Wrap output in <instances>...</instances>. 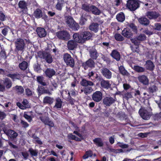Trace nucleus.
<instances>
[{
	"mask_svg": "<svg viewBox=\"0 0 161 161\" xmlns=\"http://www.w3.org/2000/svg\"><path fill=\"white\" fill-rule=\"evenodd\" d=\"M73 36L74 40L77 42L82 43L90 39L92 37V34L89 31H85L81 33L80 35L78 33H75Z\"/></svg>",
	"mask_w": 161,
	"mask_h": 161,
	"instance_id": "f257e3e1",
	"label": "nucleus"
},
{
	"mask_svg": "<svg viewBox=\"0 0 161 161\" xmlns=\"http://www.w3.org/2000/svg\"><path fill=\"white\" fill-rule=\"evenodd\" d=\"M65 20L67 25L70 29L75 31L79 29V25L75 22L72 16L70 15L66 16L65 17Z\"/></svg>",
	"mask_w": 161,
	"mask_h": 161,
	"instance_id": "f03ea898",
	"label": "nucleus"
},
{
	"mask_svg": "<svg viewBox=\"0 0 161 161\" xmlns=\"http://www.w3.org/2000/svg\"><path fill=\"white\" fill-rule=\"evenodd\" d=\"M63 58L65 63L67 66L71 68H73L74 67L75 60L70 54L67 53H64L63 55Z\"/></svg>",
	"mask_w": 161,
	"mask_h": 161,
	"instance_id": "7ed1b4c3",
	"label": "nucleus"
},
{
	"mask_svg": "<svg viewBox=\"0 0 161 161\" xmlns=\"http://www.w3.org/2000/svg\"><path fill=\"white\" fill-rule=\"evenodd\" d=\"M140 6L138 0H128L126 4V7L131 11H134Z\"/></svg>",
	"mask_w": 161,
	"mask_h": 161,
	"instance_id": "20e7f679",
	"label": "nucleus"
},
{
	"mask_svg": "<svg viewBox=\"0 0 161 161\" xmlns=\"http://www.w3.org/2000/svg\"><path fill=\"white\" fill-rule=\"evenodd\" d=\"M57 38L64 41H68L70 38V35L69 32L66 30L60 31L56 33Z\"/></svg>",
	"mask_w": 161,
	"mask_h": 161,
	"instance_id": "39448f33",
	"label": "nucleus"
},
{
	"mask_svg": "<svg viewBox=\"0 0 161 161\" xmlns=\"http://www.w3.org/2000/svg\"><path fill=\"white\" fill-rule=\"evenodd\" d=\"M15 45L16 51H24L25 44L23 39L21 38H18L15 42Z\"/></svg>",
	"mask_w": 161,
	"mask_h": 161,
	"instance_id": "423d86ee",
	"label": "nucleus"
},
{
	"mask_svg": "<svg viewBox=\"0 0 161 161\" xmlns=\"http://www.w3.org/2000/svg\"><path fill=\"white\" fill-rule=\"evenodd\" d=\"M158 90V87L155 85H151L147 89V91L148 92V94L145 92L143 93V95L145 97H147V98H151L152 96L154 95L153 93L156 92Z\"/></svg>",
	"mask_w": 161,
	"mask_h": 161,
	"instance_id": "0eeeda50",
	"label": "nucleus"
},
{
	"mask_svg": "<svg viewBox=\"0 0 161 161\" xmlns=\"http://www.w3.org/2000/svg\"><path fill=\"white\" fill-rule=\"evenodd\" d=\"M140 116L144 119L147 120L149 119L152 115V113L149 112L145 108H140L139 111Z\"/></svg>",
	"mask_w": 161,
	"mask_h": 161,
	"instance_id": "6e6552de",
	"label": "nucleus"
},
{
	"mask_svg": "<svg viewBox=\"0 0 161 161\" xmlns=\"http://www.w3.org/2000/svg\"><path fill=\"white\" fill-rule=\"evenodd\" d=\"M3 130L9 139H14L16 138L18 136L17 133L12 130L7 129L6 128H4L3 129Z\"/></svg>",
	"mask_w": 161,
	"mask_h": 161,
	"instance_id": "1a4fd4ad",
	"label": "nucleus"
},
{
	"mask_svg": "<svg viewBox=\"0 0 161 161\" xmlns=\"http://www.w3.org/2000/svg\"><path fill=\"white\" fill-rule=\"evenodd\" d=\"M4 76H7L11 78L13 81H14L16 80H20L21 78L20 74L17 73L11 74L8 70H5Z\"/></svg>",
	"mask_w": 161,
	"mask_h": 161,
	"instance_id": "9d476101",
	"label": "nucleus"
},
{
	"mask_svg": "<svg viewBox=\"0 0 161 161\" xmlns=\"http://www.w3.org/2000/svg\"><path fill=\"white\" fill-rule=\"evenodd\" d=\"M95 62L91 58L88 59L86 62L82 64V66L85 70H87L89 67L92 68L95 67Z\"/></svg>",
	"mask_w": 161,
	"mask_h": 161,
	"instance_id": "9b49d317",
	"label": "nucleus"
},
{
	"mask_svg": "<svg viewBox=\"0 0 161 161\" xmlns=\"http://www.w3.org/2000/svg\"><path fill=\"white\" fill-rule=\"evenodd\" d=\"M117 101L115 97L114 98L111 97H105L103 100V104L106 106H110Z\"/></svg>",
	"mask_w": 161,
	"mask_h": 161,
	"instance_id": "f8f14e48",
	"label": "nucleus"
},
{
	"mask_svg": "<svg viewBox=\"0 0 161 161\" xmlns=\"http://www.w3.org/2000/svg\"><path fill=\"white\" fill-rule=\"evenodd\" d=\"M101 72L103 75L107 79H110L112 77V72L106 68L104 67L101 69Z\"/></svg>",
	"mask_w": 161,
	"mask_h": 161,
	"instance_id": "ddd939ff",
	"label": "nucleus"
},
{
	"mask_svg": "<svg viewBox=\"0 0 161 161\" xmlns=\"http://www.w3.org/2000/svg\"><path fill=\"white\" fill-rule=\"evenodd\" d=\"M92 98L95 102H99L102 98V93L99 91H96L92 94Z\"/></svg>",
	"mask_w": 161,
	"mask_h": 161,
	"instance_id": "4468645a",
	"label": "nucleus"
},
{
	"mask_svg": "<svg viewBox=\"0 0 161 161\" xmlns=\"http://www.w3.org/2000/svg\"><path fill=\"white\" fill-rule=\"evenodd\" d=\"M36 31L38 36L41 38L44 37L46 36L47 31L43 28L38 27Z\"/></svg>",
	"mask_w": 161,
	"mask_h": 161,
	"instance_id": "2eb2a0df",
	"label": "nucleus"
},
{
	"mask_svg": "<svg viewBox=\"0 0 161 161\" xmlns=\"http://www.w3.org/2000/svg\"><path fill=\"white\" fill-rule=\"evenodd\" d=\"M138 80L140 83L145 86L148 85L149 84V80L147 76L145 75H139L138 77Z\"/></svg>",
	"mask_w": 161,
	"mask_h": 161,
	"instance_id": "dca6fc26",
	"label": "nucleus"
},
{
	"mask_svg": "<svg viewBox=\"0 0 161 161\" xmlns=\"http://www.w3.org/2000/svg\"><path fill=\"white\" fill-rule=\"evenodd\" d=\"M147 16L151 19H155L160 16V14L158 12L149 11L147 13Z\"/></svg>",
	"mask_w": 161,
	"mask_h": 161,
	"instance_id": "f3484780",
	"label": "nucleus"
},
{
	"mask_svg": "<svg viewBox=\"0 0 161 161\" xmlns=\"http://www.w3.org/2000/svg\"><path fill=\"white\" fill-rule=\"evenodd\" d=\"M121 34L124 37L128 38H130L133 35L131 31L127 28L124 29L122 31Z\"/></svg>",
	"mask_w": 161,
	"mask_h": 161,
	"instance_id": "a211bd4d",
	"label": "nucleus"
},
{
	"mask_svg": "<svg viewBox=\"0 0 161 161\" xmlns=\"http://www.w3.org/2000/svg\"><path fill=\"white\" fill-rule=\"evenodd\" d=\"M45 73L46 76L49 78H51L53 76L56 75L55 71L53 69L50 68H47Z\"/></svg>",
	"mask_w": 161,
	"mask_h": 161,
	"instance_id": "6ab92c4d",
	"label": "nucleus"
},
{
	"mask_svg": "<svg viewBox=\"0 0 161 161\" xmlns=\"http://www.w3.org/2000/svg\"><path fill=\"white\" fill-rule=\"evenodd\" d=\"M75 40L69 41L67 44V47L69 50H73L77 47V44Z\"/></svg>",
	"mask_w": 161,
	"mask_h": 161,
	"instance_id": "aec40b11",
	"label": "nucleus"
},
{
	"mask_svg": "<svg viewBox=\"0 0 161 161\" xmlns=\"http://www.w3.org/2000/svg\"><path fill=\"white\" fill-rule=\"evenodd\" d=\"M139 23L143 26H147L149 23V20L145 17H141L138 19Z\"/></svg>",
	"mask_w": 161,
	"mask_h": 161,
	"instance_id": "412c9836",
	"label": "nucleus"
},
{
	"mask_svg": "<svg viewBox=\"0 0 161 161\" xmlns=\"http://www.w3.org/2000/svg\"><path fill=\"white\" fill-rule=\"evenodd\" d=\"M110 55L113 58L117 61H119L120 60V54L117 50H113L110 54Z\"/></svg>",
	"mask_w": 161,
	"mask_h": 161,
	"instance_id": "4be33fe9",
	"label": "nucleus"
},
{
	"mask_svg": "<svg viewBox=\"0 0 161 161\" xmlns=\"http://www.w3.org/2000/svg\"><path fill=\"white\" fill-rule=\"evenodd\" d=\"M100 85L102 88L106 89H108L111 87V84L109 81L104 79L100 82Z\"/></svg>",
	"mask_w": 161,
	"mask_h": 161,
	"instance_id": "5701e85b",
	"label": "nucleus"
},
{
	"mask_svg": "<svg viewBox=\"0 0 161 161\" xmlns=\"http://www.w3.org/2000/svg\"><path fill=\"white\" fill-rule=\"evenodd\" d=\"M145 66L147 70L151 71L153 70L155 67L154 64L151 60H147V61Z\"/></svg>",
	"mask_w": 161,
	"mask_h": 161,
	"instance_id": "b1692460",
	"label": "nucleus"
},
{
	"mask_svg": "<svg viewBox=\"0 0 161 161\" xmlns=\"http://www.w3.org/2000/svg\"><path fill=\"white\" fill-rule=\"evenodd\" d=\"M80 85L83 86L87 87L88 86H93L94 84L92 81L87 80L85 79H82L80 82Z\"/></svg>",
	"mask_w": 161,
	"mask_h": 161,
	"instance_id": "393cba45",
	"label": "nucleus"
},
{
	"mask_svg": "<svg viewBox=\"0 0 161 161\" xmlns=\"http://www.w3.org/2000/svg\"><path fill=\"white\" fill-rule=\"evenodd\" d=\"M38 89V90L40 95L43 94H48L49 95H51L52 94V93L48 89H46L42 86H39Z\"/></svg>",
	"mask_w": 161,
	"mask_h": 161,
	"instance_id": "a878e982",
	"label": "nucleus"
},
{
	"mask_svg": "<svg viewBox=\"0 0 161 161\" xmlns=\"http://www.w3.org/2000/svg\"><path fill=\"white\" fill-rule=\"evenodd\" d=\"M55 104L53 108L56 109H59L62 108L63 101L61 99L58 97L55 99Z\"/></svg>",
	"mask_w": 161,
	"mask_h": 161,
	"instance_id": "bb28decb",
	"label": "nucleus"
},
{
	"mask_svg": "<svg viewBox=\"0 0 161 161\" xmlns=\"http://www.w3.org/2000/svg\"><path fill=\"white\" fill-rule=\"evenodd\" d=\"M89 29L95 33L97 32L99 29V24L97 23H92L89 27Z\"/></svg>",
	"mask_w": 161,
	"mask_h": 161,
	"instance_id": "cd10ccee",
	"label": "nucleus"
},
{
	"mask_svg": "<svg viewBox=\"0 0 161 161\" xmlns=\"http://www.w3.org/2000/svg\"><path fill=\"white\" fill-rule=\"evenodd\" d=\"M90 12H92V14L96 15H99L101 13L100 10L93 5H91Z\"/></svg>",
	"mask_w": 161,
	"mask_h": 161,
	"instance_id": "c85d7f7f",
	"label": "nucleus"
},
{
	"mask_svg": "<svg viewBox=\"0 0 161 161\" xmlns=\"http://www.w3.org/2000/svg\"><path fill=\"white\" fill-rule=\"evenodd\" d=\"M3 81V84L7 89L10 88L12 86V82L11 80L8 78H5Z\"/></svg>",
	"mask_w": 161,
	"mask_h": 161,
	"instance_id": "c756f323",
	"label": "nucleus"
},
{
	"mask_svg": "<svg viewBox=\"0 0 161 161\" xmlns=\"http://www.w3.org/2000/svg\"><path fill=\"white\" fill-rule=\"evenodd\" d=\"M29 65L28 62L26 61H23L19 64V67L21 70L25 71L28 68Z\"/></svg>",
	"mask_w": 161,
	"mask_h": 161,
	"instance_id": "7c9ffc66",
	"label": "nucleus"
},
{
	"mask_svg": "<svg viewBox=\"0 0 161 161\" xmlns=\"http://www.w3.org/2000/svg\"><path fill=\"white\" fill-rule=\"evenodd\" d=\"M54 101V99L53 97L47 96L43 98V102L44 104L51 105L53 103Z\"/></svg>",
	"mask_w": 161,
	"mask_h": 161,
	"instance_id": "2f4dec72",
	"label": "nucleus"
},
{
	"mask_svg": "<svg viewBox=\"0 0 161 161\" xmlns=\"http://www.w3.org/2000/svg\"><path fill=\"white\" fill-rule=\"evenodd\" d=\"M34 16L36 19H40L42 18L43 16V13L42 10L39 8L36 9L34 12Z\"/></svg>",
	"mask_w": 161,
	"mask_h": 161,
	"instance_id": "473e14b6",
	"label": "nucleus"
},
{
	"mask_svg": "<svg viewBox=\"0 0 161 161\" xmlns=\"http://www.w3.org/2000/svg\"><path fill=\"white\" fill-rule=\"evenodd\" d=\"M90 56L91 59L93 60H96L98 56V54L97 50H91L89 51Z\"/></svg>",
	"mask_w": 161,
	"mask_h": 161,
	"instance_id": "72a5a7b5",
	"label": "nucleus"
},
{
	"mask_svg": "<svg viewBox=\"0 0 161 161\" xmlns=\"http://www.w3.org/2000/svg\"><path fill=\"white\" fill-rule=\"evenodd\" d=\"M94 143L98 147H102L103 145V141L100 138H96L93 140Z\"/></svg>",
	"mask_w": 161,
	"mask_h": 161,
	"instance_id": "f704fd0d",
	"label": "nucleus"
},
{
	"mask_svg": "<svg viewBox=\"0 0 161 161\" xmlns=\"http://www.w3.org/2000/svg\"><path fill=\"white\" fill-rule=\"evenodd\" d=\"M64 3V0H58L57 3L55 6L56 9L59 11H61Z\"/></svg>",
	"mask_w": 161,
	"mask_h": 161,
	"instance_id": "c9c22d12",
	"label": "nucleus"
},
{
	"mask_svg": "<svg viewBox=\"0 0 161 161\" xmlns=\"http://www.w3.org/2000/svg\"><path fill=\"white\" fill-rule=\"evenodd\" d=\"M60 93L62 98L65 100L70 96V93L67 89L62 90Z\"/></svg>",
	"mask_w": 161,
	"mask_h": 161,
	"instance_id": "e433bc0d",
	"label": "nucleus"
},
{
	"mask_svg": "<svg viewBox=\"0 0 161 161\" xmlns=\"http://www.w3.org/2000/svg\"><path fill=\"white\" fill-rule=\"evenodd\" d=\"M119 69L120 74L123 75L128 76L130 75L129 73L122 65H121L119 67Z\"/></svg>",
	"mask_w": 161,
	"mask_h": 161,
	"instance_id": "4c0bfd02",
	"label": "nucleus"
},
{
	"mask_svg": "<svg viewBox=\"0 0 161 161\" xmlns=\"http://www.w3.org/2000/svg\"><path fill=\"white\" fill-rule=\"evenodd\" d=\"M43 59H44L48 64H51L53 61V59L52 55L47 52Z\"/></svg>",
	"mask_w": 161,
	"mask_h": 161,
	"instance_id": "58836bf2",
	"label": "nucleus"
},
{
	"mask_svg": "<svg viewBox=\"0 0 161 161\" xmlns=\"http://www.w3.org/2000/svg\"><path fill=\"white\" fill-rule=\"evenodd\" d=\"M116 19L119 22H123L125 19L124 14L123 12H120L117 15Z\"/></svg>",
	"mask_w": 161,
	"mask_h": 161,
	"instance_id": "ea45409f",
	"label": "nucleus"
},
{
	"mask_svg": "<svg viewBox=\"0 0 161 161\" xmlns=\"http://www.w3.org/2000/svg\"><path fill=\"white\" fill-rule=\"evenodd\" d=\"M133 69L138 73L143 72L145 71V69L144 68L139 65H134Z\"/></svg>",
	"mask_w": 161,
	"mask_h": 161,
	"instance_id": "a19ab883",
	"label": "nucleus"
},
{
	"mask_svg": "<svg viewBox=\"0 0 161 161\" xmlns=\"http://www.w3.org/2000/svg\"><path fill=\"white\" fill-rule=\"evenodd\" d=\"M19 8L23 9H27V3L24 1H20L18 3Z\"/></svg>",
	"mask_w": 161,
	"mask_h": 161,
	"instance_id": "79ce46f5",
	"label": "nucleus"
},
{
	"mask_svg": "<svg viewBox=\"0 0 161 161\" xmlns=\"http://www.w3.org/2000/svg\"><path fill=\"white\" fill-rule=\"evenodd\" d=\"M93 155L92 151L91 150H89L86 152L85 153L82 157L83 159H86L89 157H91Z\"/></svg>",
	"mask_w": 161,
	"mask_h": 161,
	"instance_id": "37998d69",
	"label": "nucleus"
},
{
	"mask_svg": "<svg viewBox=\"0 0 161 161\" xmlns=\"http://www.w3.org/2000/svg\"><path fill=\"white\" fill-rule=\"evenodd\" d=\"M29 152H30L31 156L33 157H36L38 155V151L37 149H33L31 148L29 149Z\"/></svg>",
	"mask_w": 161,
	"mask_h": 161,
	"instance_id": "c03bdc74",
	"label": "nucleus"
},
{
	"mask_svg": "<svg viewBox=\"0 0 161 161\" xmlns=\"http://www.w3.org/2000/svg\"><path fill=\"white\" fill-rule=\"evenodd\" d=\"M114 37L115 39L118 41H123L125 39L119 33H116L114 35Z\"/></svg>",
	"mask_w": 161,
	"mask_h": 161,
	"instance_id": "a18cd8bd",
	"label": "nucleus"
},
{
	"mask_svg": "<svg viewBox=\"0 0 161 161\" xmlns=\"http://www.w3.org/2000/svg\"><path fill=\"white\" fill-rule=\"evenodd\" d=\"M117 116L120 120H123L126 119V116L125 113L122 111L119 112L117 114Z\"/></svg>",
	"mask_w": 161,
	"mask_h": 161,
	"instance_id": "49530a36",
	"label": "nucleus"
},
{
	"mask_svg": "<svg viewBox=\"0 0 161 161\" xmlns=\"http://www.w3.org/2000/svg\"><path fill=\"white\" fill-rule=\"evenodd\" d=\"M15 88L17 92L19 94H22L24 92V89L21 86H16Z\"/></svg>",
	"mask_w": 161,
	"mask_h": 161,
	"instance_id": "de8ad7c7",
	"label": "nucleus"
},
{
	"mask_svg": "<svg viewBox=\"0 0 161 161\" xmlns=\"http://www.w3.org/2000/svg\"><path fill=\"white\" fill-rule=\"evenodd\" d=\"M22 103V105L24 106L23 109H25L26 108H30V106L29 104V102L26 99H24Z\"/></svg>",
	"mask_w": 161,
	"mask_h": 161,
	"instance_id": "09e8293b",
	"label": "nucleus"
},
{
	"mask_svg": "<svg viewBox=\"0 0 161 161\" xmlns=\"http://www.w3.org/2000/svg\"><path fill=\"white\" fill-rule=\"evenodd\" d=\"M128 26L130 27L135 33L137 32V29L136 26L133 23H130L128 24Z\"/></svg>",
	"mask_w": 161,
	"mask_h": 161,
	"instance_id": "8fccbe9b",
	"label": "nucleus"
},
{
	"mask_svg": "<svg viewBox=\"0 0 161 161\" xmlns=\"http://www.w3.org/2000/svg\"><path fill=\"white\" fill-rule=\"evenodd\" d=\"M91 5L84 3L82 5V9L87 12H90Z\"/></svg>",
	"mask_w": 161,
	"mask_h": 161,
	"instance_id": "3c124183",
	"label": "nucleus"
},
{
	"mask_svg": "<svg viewBox=\"0 0 161 161\" xmlns=\"http://www.w3.org/2000/svg\"><path fill=\"white\" fill-rule=\"evenodd\" d=\"M33 68L34 71L37 73H40L42 70L41 64L38 63L34 64L33 66Z\"/></svg>",
	"mask_w": 161,
	"mask_h": 161,
	"instance_id": "603ef678",
	"label": "nucleus"
},
{
	"mask_svg": "<svg viewBox=\"0 0 161 161\" xmlns=\"http://www.w3.org/2000/svg\"><path fill=\"white\" fill-rule=\"evenodd\" d=\"M43 77L41 76H38L37 77V81L39 84L43 86L46 85V83L45 82L43 81Z\"/></svg>",
	"mask_w": 161,
	"mask_h": 161,
	"instance_id": "864d4df0",
	"label": "nucleus"
},
{
	"mask_svg": "<svg viewBox=\"0 0 161 161\" xmlns=\"http://www.w3.org/2000/svg\"><path fill=\"white\" fill-rule=\"evenodd\" d=\"M93 91L91 87H87L84 89V92L86 95L90 94Z\"/></svg>",
	"mask_w": 161,
	"mask_h": 161,
	"instance_id": "5fc2aeb1",
	"label": "nucleus"
},
{
	"mask_svg": "<svg viewBox=\"0 0 161 161\" xmlns=\"http://www.w3.org/2000/svg\"><path fill=\"white\" fill-rule=\"evenodd\" d=\"M136 37L138 40L140 42L144 41L146 39V36L145 35L142 34H141L137 36Z\"/></svg>",
	"mask_w": 161,
	"mask_h": 161,
	"instance_id": "6e6d98bb",
	"label": "nucleus"
},
{
	"mask_svg": "<svg viewBox=\"0 0 161 161\" xmlns=\"http://www.w3.org/2000/svg\"><path fill=\"white\" fill-rule=\"evenodd\" d=\"M130 41L131 42L133 43L136 46H139L140 43V42L138 40L136 37L131 39Z\"/></svg>",
	"mask_w": 161,
	"mask_h": 161,
	"instance_id": "4d7b16f0",
	"label": "nucleus"
},
{
	"mask_svg": "<svg viewBox=\"0 0 161 161\" xmlns=\"http://www.w3.org/2000/svg\"><path fill=\"white\" fill-rule=\"evenodd\" d=\"M0 56L2 58L4 59H6L7 58L6 53L5 50L4 49L1 48V51L0 53Z\"/></svg>",
	"mask_w": 161,
	"mask_h": 161,
	"instance_id": "13d9d810",
	"label": "nucleus"
},
{
	"mask_svg": "<svg viewBox=\"0 0 161 161\" xmlns=\"http://www.w3.org/2000/svg\"><path fill=\"white\" fill-rule=\"evenodd\" d=\"M67 102H69V103L71 105L74 104L75 103V100L72 97L70 96L67 98L65 99Z\"/></svg>",
	"mask_w": 161,
	"mask_h": 161,
	"instance_id": "bf43d9fd",
	"label": "nucleus"
},
{
	"mask_svg": "<svg viewBox=\"0 0 161 161\" xmlns=\"http://www.w3.org/2000/svg\"><path fill=\"white\" fill-rule=\"evenodd\" d=\"M47 53L45 51H39L37 52L38 56L40 58L43 59Z\"/></svg>",
	"mask_w": 161,
	"mask_h": 161,
	"instance_id": "052dcab7",
	"label": "nucleus"
},
{
	"mask_svg": "<svg viewBox=\"0 0 161 161\" xmlns=\"http://www.w3.org/2000/svg\"><path fill=\"white\" fill-rule=\"evenodd\" d=\"M40 119L41 121L45 125H46L47 123V122L49 119V118L48 117H40Z\"/></svg>",
	"mask_w": 161,
	"mask_h": 161,
	"instance_id": "680f3d73",
	"label": "nucleus"
},
{
	"mask_svg": "<svg viewBox=\"0 0 161 161\" xmlns=\"http://www.w3.org/2000/svg\"><path fill=\"white\" fill-rule=\"evenodd\" d=\"M8 146L9 147V148L11 149H16L18 148V147L12 143L10 141H8Z\"/></svg>",
	"mask_w": 161,
	"mask_h": 161,
	"instance_id": "e2e57ef3",
	"label": "nucleus"
},
{
	"mask_svg": "<svg viewBox=\"0 0 161 161\" xmlns=\"http://www.w3.org/2000/svg\"><path fill=\"white\" fill-rule=\"evenodd\" d=\"M69 92L70 93V95L71 97H75L78 94L77 92L75 89H72L70 90Z\"/></svg>",
	"mask_w": 161,
	"mask_h": 161,
	"instance_id": "0e129e2a",
	"label": "nucleus"
},
{
	"mask_svg": "<svg viewBox=\"0 0 161 161\" xmlns=\"http://www.w3.org/2000/svg\"><path fill=\"white\" fill-rule=\"evenodd\" d=\"M133 97L131 92H127L124 94V97L127 100L129 99L132 98Z\"/></svg>",
	"mask_w": 161,
	"mask_h": 161,
	"instance_id": "69168bd1",
	"label": "nucleus"
},
{
	"mask_svg": "<svg viewBox=\"0 0 161 161\" xmlns=\"http://www.w3.org/2000/svg\"><path fill=\"white\" fill-rule=\"evenodd\" d=\"M130 47L131 48V49L133 52H139V49L138 48V46H131Z\"/></svg>",
	"mask_w": 161,
	"mask_h": 161,
	"instance_id": "338daca9",
	"label": "nucleus"
},
{
	"mask_svg": "<svg viewBox=\"0 0 161 161\" xmlns=\"http://www.w3.org/2000/svg\"><path fill=\"white\" fill-rule=\"evenodd\" d=\"M155 27L154 29L156 30L160 31H161V24L160 23H156L154 25Z\"/></svg>",
	"mask_w": 161,
	"mask_h": 161,
	"instance_id": "774afa93",
	"label": "nucleus"
}]
</instances>
